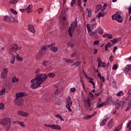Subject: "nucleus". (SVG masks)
Returning a JSON list of instances; mask_svg holds the SVG:
<instances>
[{
  "label": "nucleus",
  "instance_id": "a211bd4d",
  "mask_svg": "<svg viewBox=\"0 0 131 131\" xmlns=\"http://www.w3.org/2000/svg\"><path fill=\"white\" fill-rule=\"evenodd\" d=\"M51 128L52 129H58V130H61V127L59 125H56L55 124L52 125Z\"/></svg>",
  "mask_w": 131,
  "mask_h": 131
},
{
  "label": "nucleus",
  "instance_id": "de8ad7c7",
  "mask_svg": "<svg viewBox=\"0 0 131 131\" xmlns=\"http://www.w3.org/2000/svg\"><path fill=\"white\" fill-rule=\"evenodd\" d=\"M71 106H72V105H66V108H68V111L70 112H71L72 111V110L70 108V107H71Z\"/></svg>",
  "mask_w": 131,
  "mask_h": 131
},
{
  "label": "nucleus",
  "instance_id": "0eeeda50",
  "mask_svg": "<svg viewBox=\"0 0 131 131\" xmlns=\"http://www.w3.org/2000/svg\"><path fill=\"white\" fill-rule=\"evenodd\" d=\"M101 57H98L97 58V61L98 63V68H99V67H101H101H102V68H104V67H106V63H105V62H102V60H101L100 59Z\"/></svg>",
  "mask_w": 131,
  "mask_h": 131
},
{
  "label": "nucleus",
  "instance_id": "bb28decb",
  "mask_svg": "<svg viewBox=\"0 0 131 131\" xmlns=\"http://www.w3.org/2000/svg\"><path fill=\"white\" fill-rule=\"evenodd\" d=\"M109 119V118H106V119H104L100 123V126H104L105 125V124L106 122H107V121Z\"/></svg>",
  "mask_w": 131,
  "mask_h": 131
},
{
  "label": "nucleus",
  "instance_id": "7ed1b4c3",
  "mask_svg": "<svg viewBox=\"0 0 131 131\" xmlns=\"http://www.w3.org/2000/svg\"><path fill=\"white\" fill-rule=\"evenodd\" d=\"M86 28L88 33L90 36H93L94 39H98V38H99V35L97 34V31L93 32L92 29H91V25H90V24L86 25Z\"/></svg>",
  "mask_w": 131,
  "mask_h": 131
},
{
  "label": "nucleus",
  "instance_id": "e433bc0d",
  "mask_svg": "<svg viewBox=\"0 0 131 131\" xmlns=\"http://www.w3.org/2000/svg\"><path fill=\"white\" fill-rule=\"evenodd\" d=\"M106 102H108V103H114V101L112 99V97H108L106 99Z\"/></svg>",
  "mask_w": 131,
  "mask_h": 131
},
{
  "label": "nucleus",
  "instance_id": "6e6552de",
  "mask_svg": "<svg viewBox=\"0 0 131 131\" xmlns=\"http://www.w3.org/2000/svg\"><path fill=\"white\" fill-rule=\"evenodd\" d=\"M7 75H8V68H4L1 73V77L5 79L7 77Z\"/></svg>",
  "mask_w": 131,
  "mask_h": 131
},
{
  "label": "nucleus",
  "instance_id": "1a4fd4ad",
  "mask_svg": "<svg viewBox=\"0 0 131 131\" xmlns=\"http://www.w3.org/2000/svg\"><path fill=\"white\" fill-rule=\"evenodd\" d=\"M14 103L16 106H22L23 104V99L15 98L14 99Z\"/></svg>",
  "mask_w": 131,
  "mask_h": 131
},
{
  "label": "nucleus",
  "instance_id": "774afa93",
  "mask_svg": "<svg viewBox=\"0 0 131 131\" xmlns=\"http://www.w3.org/2000/svg\"><path fill=\"white\" fill-rule=\"evenodd\" d=\"M97 112H94V113L93 114L91 115L90 116H92V117H94V115H97Z\"/></svg>",
  "mask_w": 131,
  "mask_h": 131
},
{
  "label": "nucleus",
  "instance_id": "473e14b6",
  "mask_svg": "<svg viewBox=\"0 0 131 131\" xmlns=\"http://www.w3.org/2000/svg\"><path fill=\"white\" fill-rule=\"evenodd\" d=\"M122 125H123V124H120V125H119L115 128V130H116V131H119V130H120V129H121V128H122Z\"/></svg>",
  "mask_w": 131,
  "mask_h": 131
},
{
  "label": "nucleus",
  "instance_id": "6e6d98bb",
  "mask_svg": "<svg viewBox=\"0 0 131 131\" xmlns=\"http://www.w3.org/2000/svg\"><path fill=\"white\" fill-rule=\"evenodd\" d=\"M42 11H43V9H42V8H39V9L37 10V12H38V13H39V14H40V12H42Z\"/></svg>",
  "mask_w": 131,
  "mask_h": 131
},
{
  "label": "nucleus",
  "instance_id": "a19ab883",
  "mask_svg": "<svg viewBox=\"0 0 131 131\" xmlns=\"http://www.w3.org/2000/svg\"><path fill=\"white\" fill-rule=\"evenodd\" d=\"M62 60H65L66 62L67 63H73V60H71V59H67L66 58H63Z\"/></svg>",
  "mask_w": 131,
  "mask_h": 131
},
{
  "label": "nucleus",
  "instance_id": "e2e57ef3",
  "mask_svg": "<svg viewBox=\"0 0 131 131\" xmlns=\"http://www.w3.org/2000/svg\"><path fill=\"white\" fill-rule=\"evenodd\" d=\"M90 82V83H91L92 84H93V86L94 87V88H95V82H94V81H93V80H90V81H89Z\"/></svg>",
  "mask_w": 131,
  "mask_h": 131
},
{
  "label": "nucleus",
  "instance_id": "4be33fe9",
  "mask_svg": "<svg viewBox=\"0 0 131 131\" xmlns=\"http://www.w3.org/2000/svg\"><path fill=\"white\" fill-rule=\"evenodd\" d=\"M46 51H47V47L46 46H43L39 51L40 52L42 53V54H46Z\"/></svg>",
  "mask_w": 131,
  "mask_h": 131
},
{
  "label": "nucleus",
  "instance_id": "4c0bfd02",
  "mask_svg": "<svg viewBox=\"0 0 131 131\" xmlns=\"http://www.w3.org/2000/svg\"><path fill=\"white\" fill-rule=\"evenodd\" d=\"M19 2V0H13V1H10L9 3L10 4H11V5H15V4H17Z\"/></svg>",
  "mask_w": 131,
  "mask_h": 131
},
{
  "label": "nucleus",
  "instance_id": "a878e982",
  "mask_svg": "<svg viewBox=\"0 0 131 131\" xmlns=\"http://www.w3.org/2000/svg\"><path fill=\"white\" fill-rule=\"evenodd\" d=\"M50 51L54 52V53H57L58 52V48L56 47H53L50 48Z\"/></svg>",
  "mask_w": 131,
  "mask_h": 131
},
{
  "label": "nucleus",
  "instance_id": "13d9d810",
  "mask_svg": "<svg viewBox=\"0 0 131 131\" xmlns=\"http://www.w3.org/2000/svg\"><path fill=\"white\" fill-rule=\"evenodd\" d=\"M93 45L94 46H96V45H99V40L94 41Z\"/></svg>",
  "mask_w": 131,
  "mask_h": 131
},
{
  "label": "nucleus",
  "instance_id": "9d476101",
  "mask_svg": "<svg viewBox=\"0 0 131 131\" xmlns=\"http://www.w3.org/2000/svg\"><path fill=\"white\" fill-rule=\"evenodd\" d=\"M25 96H26V94L25 93L19 92L16 94L15 99H23L22 97H25Z\"/></svg>",
  "mask_w": 131,
  "mask_h": 131
},
{
  "label": "nucleus",
  "instance_id": "603ef678",
  "mask_svg": "<svg viewBox=\"0 0 131 131\" xmlns=\"http://www.w3.org/2000/svg\"><path fill=\"white\" fill-rule=\"evenodd\" d=\"M84 77H85V78L86 79H89L90 80H92L93 79V78H90V77H89V76H88V74L85 75Z\"/></svg>",
  "mask_w": 131,
  "mask_h": 131
},
{
  "label": "nucleus",
  "instance_id": "052dcab7",
  "mask_svg": "<svg viewBox=\"0 0 131 131\" xmlns=\"http://www.w3.org/2000/svg\"><path fill=\"white\" fill-rule=\"evenodd\" d=\"M106 45L107 46V47L108 48H110L111 47H112V46H113V45H112L110 42H108Z\"/></svg>",
  "mask_w": 131,
  "mask_h": 131
},
{
  "label": "nucleus",
  "instance_id": "f3484780",
  "mask_svg": "<svg viewBox=\"0 0 131 131\" xmlns=\"http://www.w3.org/2000/svg\"><path fill=\"white\" fill-rule=\"evenodd\" d=\"M66 105H72V101H71V98L70 96H68L66 99Z\"/></svg>",
  "mask_w": 131,
  "mask_h": 131
},
{
  "label": "nucleus",
  "instance_id": "412c9836",
  "mask_svg": "<svg viewBox=\"0 0 131 131\" xmlns=\"http://www.w3.org/2000/svg\"><path fill=\"white\" fill-rule=\"evenodd\" d=\"M102 37L104 38H108V39H111L112 38V35L110 34H105L104 35H102Z\"/></svg>",
  "mask_w": 131,
  "mask_h": 131
},
{
  "label": "nucleus",
  "instance_id": "c85d7f7f",
  "mask_svg": "<svg viewBox=\"0 0 131 131\" xmlns=\"http://www.w3.org/2000/svg\"><path fill=\"white\" fill-rule=\"evenodd\" d=\"M91 118H93V116L88 115L83 117V120H88V119H91Z\"/></svg>",
  "mask_w": 131,
  "mask_h": 131
},
{
  "label": "nucleus",
  "instance_id": "338daca9",
  "mask_svg": "<svg viewBox=\"0 0 131 131\" xmlns=\"http://www.w3.org/2000/svg\"><path fill=\"white\" fill-rule=\"evenodd\" d=\"M12 22H14V23H18V20L16 19H14L13 17V20H12Z\"/></svg>",
  "mask_w": 131,
  "mask_h": 131
},
{
  "label": "nucleus",
  "instance_id": "9b49d317",
  "mask_svg": "<svg viewBox=\"0 0 131 131\" xmlns=\"http://www.w3.org/2000/svg\"><path fill=\"white\" fill-rule=\"evenodd\" d=\"M10 50L11 52H16V51L18 50V45L16 43L12 44Z\"/></svg>",
  "mask_w": 131,
  "mask_h": 131
},
{
  "label": "nucleus",
  "instance_id": "72a5a7b5",
  "mask_svg": "<svg viewBox=\"0 0 131 131\" xmlns=\"http://www.w3.org/2000/svg\"><path fill=\"white\" fill-rule=\"evenodd\" d=\"M111 41L113 43V45H115V43L118 42V38H114L113 40H111Z\"/></svg>",
  "mask_w": 131,
  "mask_h": 131
},
{
  "label": "nucleus",
  "instance_id": "ddd939ff",
  "mask_svg": "<svg viewBox=\"0 0 131 131\" xmlns=\"http://www.w3.org/2000/svg\"><path fill=\"white\" fill-rule=\"evenodd\" d=\"M12 20H14V17L12 16H5L4 17V20L6 22H8L9 23H12Z\"/></svg>",
  "mask_w": 131,
  "mask_h": 131
},
{
  "label": "nucleus",
  "instance_id": "6ab92c4d",
  "mask_svg": "<svg viewBox=\"0 0 131 131\" xmlns=\"http://www.w3.org/2000/svg\"><path fill=\"white\" fill-rule=\"evenodd\" d=\"M42 55H43V53L40 52V51H39L38 53L37 54V55L36 57V60L38 61V60H39V59H40L42 57Z\"/></svg>",
  "mask_w": 131,
  "mask_h": 131
},
{
  "label": "nucleus",
  "instance_id": "b1692460",
  "mask_svg": "<svg viewBox=\"0 0 131 131\" xmlns=\"http://www.w3.org/2000/svg\"><path fill=\"white\" fill-rule=\"evenodd\" d=\"M55 74L54 73H50L47 76V78L49 77V78H53L54 76H55Z\"/></svg>",
  "mask_w": 131,
  "mask_h": 131
},
{
  "label": "nucleus",
  "instance_id": "dca6fc26",
  "mask_svg": "<svg viewBox=\"0 0 131 131\" xmlns=\"http://www.w3.org/2000/svg\"><path fill=\"white\" fill-rule=\"evenodd\" d=\"M125 70V73L126 74H127L128 72H129L131 70V64H127L126 66L124 69Z\"/></svg>",
  "mask_w": 131,
  "mask_h": 131
},
{
  "label": "nucleus",
  "instance_id": "7c9ffc66",
  "mask_svg": "<svg viewBox=\"0 0 131 131\" xmlns=\"http://www.w3.org/2000/svg\"><path fill=\"white\" fill-rule=\"evenodd\" d=\"M103 106H105V103L104 102H102L101 103H97L96 107L101 108V107H103Z\"/></svg>",
  "mask_w": 131,
  "mask_h": 131
},
{
  "label": "nucleus",
  "instance_id": "ea45409f",
  "mask_svg": "<svg viewBox=\"0 0 131 131\" xmlns=\"http://www.w3.org/2000/svg\"><path fill=\"white\" fill-rule=\"evenodd\" d=\"M6 94V89H3L2 91H0V96H3V95H5Z\"/></svg>",
  "mask_w": 131,
  "mask_h": 131
},
{
  "label": "nucleus",
  "instance_id": "aec40b11",
  "mask_svg": "<svg viewBox=\"0 0 131 131\" xmlns=\"http://www.w3.org/2000/svg\"><path fill=\"white\" fill-rule=\"evenodd\" d=\"M13 123H16V124H19L20 125V126H21V127H25V124H24V122L16 121L13 122Z\"/></svg>",
  "mask_w": 131,
  "mask_h": 131
},
{
  "label": "nucleus",
  "instance_id": "20e7f679",
  "mask_svg": "<svg viewBox=\"0 0 131 131\" xmlns=\"http://www.w3.org/2000/svg\"><path fill=\"white\" fill-rule=\"evenodd\" d=\"M121 12L118 11L115 14L112 16V20H115L117 22L119 23H122L123 22V17L120 15Z\"/></svg>",
  "mask_w": 131,
  "mask_h": 131
},
{
  "label": "nucleus",
  "instance_id": "4d7b16f0",
  "mask_svg": "<svg viewBox=\"0 0 131 131\" xmlns=\"http://www.w3.org/2000/svg\"><path fill=\"white\" fill-rule=\"evenodd\" d=\"M113 122V120L111 119V120L109 121V122L108 123L107 125H108V126L112 125Z\"/></svg>",
  "mask_w": 131,
  "mask_h": 131
},
{
  "label": "nucleus",
  "instance_id": "f257e3e1",
  "mask_svg": "<svg viewBox=\"0 0 131 131\" xmlns=\"http://www.w3.org/2000/svg\"><path fill=\"white\" fill-rule=\"evenodd\" d=\"M0 123L3 126L5 130H10L11 128V119L10 118L7 117L0 120Z\"/></svg>",
  "mask_w": 131,
  "mask_h": 131
},
{
  "label": "nucleus",
  "instance_id": "423d86ee",
  "mask_svg": "<svg viewBox=\"0 0 131 131\" xmlns=\"http://www.w3.org/2000/svg\"><path fill=\"white\" fill-rule=\"evenodd\" d=\"M36 78H38L41 81L47 80V74H39L35 76V77L30 81L31 83H34V81L36 82Z\"/></svg>",
  "mask_w": 131,
  "mask_h": 131
},
{
  "label": "nucleus",
  "instance_id": "680f3d73",
  "mask_svg": "<svg viewBox=\"0 0 131 131\" xmlns=\"http://www.w3.org/2000/svg\"><path fill=\"white\" fill-rule=\"evenodd\" d=\"M71 92H72L73 93H74V92H75V91H76V89L75 88H71L70 89Z\"/></svg>",
  "mask_w": 131,
  "mask_h": 131
},
{
  "label": "nucleus",
  "instance_id": "a18cd8bd",
  "mask_svg": "<svg viewBox=\"0 0 131 131\" xmlns=\"http://www.w3.org/2000/svg\"><path fill=\"white\" fill-rule=\"evenodd\" d=\"M10 11L11 12H12L13 14H14V15H17V14H18V13H17V11L16 10H15L13 8H11L10 9Z\"/></svg>",
  "mask_w": 131,
  "mask_h": 131
},
{
  "label": "nucleus",
  "instance_id": "5fc2aeb1",
  "mask_svg": "<svg viewBox=\"0 0 131 131\" xmlns=\"http://www.w3.org/2000/svg\"><path fill=\"white\" fill-rule=\"evenodd\" d=\"M114 59V57L113 56V55H111L110 57V62H112V61H113Z\"/></svg>",
  "mask_w": 131,
  "mask_h": 131
},
{
  "label": "nucleus",
  "instance_id": "58836bf2",
  "mask_svg": "<svg viewBox=\"0 0 131 131\" xmlns=\"http://www.w3.org/2000/svg\"><path fill=\"white\" fill-rule=\"evenodd\" d=\"M130 108H131V100L129 101L125 111H128V110H129Z\"/></svg>",
  "mask_w": 131,
  "mask_h": 131
},
{
  "label": "nucleus",
  "instance_id": "f03ea898",
  "mask_svg": "<svg viewBox=\"0 0 131 131\" xmlns=\"http://www.w3.org/2000/svg\"><path fill=\"white\" fill-rule=\"evenodd\" d=\"M77 27V19H75L74 21L71 24V26L68 30V33L71 37H72V34H73V31L76 29Z\"/></svg>",
  "mask_w": 131,
  "mask_h": 131
},
{
  "label": "nucleus",
  "instance_id": "5701e85b",
  "mask_svg": "<svg viewBox=\"0 0 131 131\" xmlns=\"http://www.w3.org/2000/svg\"><path fill=\"white\" fill-rule=\"evenodd\" d=\"M10 55L12 56L10 63L11 64H14V63H15V55H14L12 53H11Z\"/></svg>",
  "mask_w": 131,
  "mask_h": 131
},
{
  "label": "nucleus",
  "instance_id": "8fccbe9b",
  "mask_svg": "<svg viewBox=\"0 0 131 131\" xmlns=\"http://www.w3.org/2000/svg\"><path fill=\"white\" fill-rule=\"evenodd\" d=\"M98 18H101V17H104V15H102V12H99L97 15Z\"/></svg>",
  "mask_w": 131,
  "mask_h": 131
},
{
  "label": "nucleus",
  "instance_id": "f704fd0d",
  "mask_svg": "<svg viewBox=\"0 0 131 131\" xmlns=\"http://www.w3.org/2000/svg\"><path fill=\"white\" fill-rule=\"evenodd\" d=\"M81 64V61H76L73 65H75V67H77Z\"/></svg>",
  "mask_w": 131,
  "mask_h": 131
},
{
  "label": "nucleus",
  "instance_id": "3c124183",
  "mask_svg": "<svg viewBox=\"0 0 131 131\" xmlns=\"http://www.w3.org/2000/svg\"><path fill=\"white\" fill-rule=\"evenodd\" d=\"M76 2V0H72V2H71V7H73Z\"/></svg>",
  "mask_w": 131,
  "mask_h": 131
},
{
  "label": "nucleus",
  "instance_id": "2eb2a0df",
  "mask_svg": "<svg viewBox=\"0 0 131 131\" xmlns=\"http://www.w3.org/2000/svg\"><path fill=\"white\" fill-rule=\"evenodd\" d=\"M32 5L30 4L26 8V11L27 14H30V13L32 12Z\"/></svg>",
  "mask_w": 131,
  "mask_h": 131
},
{
  "label": "nucleus",
  "instance_id": "f8f14e48",
  "mask_svg": "<svg viewBox=\"0 0 131 131\" xmlns=\"http://www.w3.org/2000/svg\"><path fill=\"white\" fill-rule=\"evenodd\" d=\"M28 30L31 32V33H33L34 34L35 33V29H34V26L32 25H29L28 26Z\"/></svg>",
  "mask_w": 131,
  "mask_h": 131
},
{
  "label": "nucleus",
  "instance_id": "bf43d9fd",
  "mask_svg": "<svg viewBox=\"0 0 131 131\" xmlns=\"http://www.w3.org/2000/svg\"><path fill=\"white\" fill-rule=\"evenodd\" d=\"M117 50V46H115L114 47V49L113 50V53H115V52H116Z\"/></svg>",
  "mask_w": 131,
  "mask_h": 131
},
{
  "label": "nucleus",
  "instance_id": "49530a36",
  "mask_svg": "<svg viewBox=\"0 0 131 131\" xmlns=\"http://www.w3.org/2000/svg\"><path fill=\"white\" fill-rule=\"evenodd\" d=\"M5 109V105L4 103H0V110Z\"/></svg>",
  "mask_w": 131,
  "mask_h": 131
},
{
  "label": "nucleus",
  "instance_id": "09e8293b",
  "mask_svg": "<svg viewBox=\"0 0 131 131\" xmlns=\"http://www.w3.org/2000/svg\"><path fill=\"white\" fill-rule=\"evenodd\" d=\"M118 66H117V64H114L112 68L113 70H116L117 69Z\"/></svg>",
  "mask_w": 131,
  "mask_h": 131
},
{
  "label": "nucleus",
  "instance_id": "c03bdc74",
  "mask_svg": "<svg viewBox=\"0 0 131 131\" xmlns=\"http://www.w3.org/2000/svg\"><path fill=\"white\" fill-rule=\"evenodd\" d=\"M117 97H120V96H123V92L122 91L119 92L116 94Z\"/></svg>",
  "mask_w": 131,
  "mask_h": 131
},
{
  "label": "nucleus",
  "instance_id": "cd10ccee",
  "mask_svg": "<svg viewBox=\"0 0 131 131\" xmlns=\"http://www.w3.org/2000/svg\"><path fill=\"white\" fill-rule=\"evenodd\" d=\"M86 10L88 11V17H91L92 16V9L91 8H87Z\"/></svg>",
  "mask_w": 131,
  "mask_h": 131
},
{
  "label": "nucleus",
  "instance_id": "37998d69",
  "mask_svg": "<svg viewBox=\"0 0 131 131\" xmlns=\"http://www.w3.org/2000/svg\"><path fill=\"white\" fill-rule=\"evenodd\" d=\"M125 102H124V101L122 100L120 103L119 104V107H123L124 105H125Z\"/></svg>",
  "mask_w": 131,
  "mask_h": 131
},
{
  "label": "nucleus",
  "instance_id": "69168bd1",
  "mask_svg": "<svg viewBox=\"0 0 131 131\" xmlns=\"http://www.w3.org/2000/svg\"><path fill=\"white\" fill-rule=\"evenodd\" d=\"M39 72H40V70L37 69L35 71V74H37L39 73Z\"/></svg>",
  "mask_w": 131,
  "mask_h": 131
},
{
  "label": "nucleus",
  "instance_id": "4468645a",
  "mask_svg": "<svg viewBox=\"0 0 131 131\" xmlns=\"http://www.w3.org/2000/svg\"><path fill=\"white\" fill-rule=\"evenodd\" d=\"M18 115H19L20 116H24V117H28V113H25L23 111H18L17 112Z\"/></svg>",
  "mask_w": 131,
  "mask_h": 131
},
{
  "label": "nucleus",
  "instance_id": "864d4df0",
  "mask_svg": "<svg viewBox=\"0 0 131 131\" xmlns=\"http://www.w3.org/2000/svg\"><path fill=\"white\" fill-rule=\"evenodd\" d=\"M43 66H47V65H49V61H45L43 62Z\"/></svg>",
  "mask_w": 131,
  "mask_h": 131
},
{
  "label": "nucleus",
  "instance_id": "79ce46f5",
  "mask_svg": "<svg viewBox=\"0 0 131 131\" xmlns=\"http://www.w3.org/2000/svg\"><path fill=\"white\" fill-rule=\"evenodd\" d=\"M88 105L89 108H91V100H90V98L88 97L87 100L86 101Z\"/></svg>",
  "mask_w": 131,
  "mask_h": 131
},
{
  "label": "nucleus",
  "instance_id": "39448f33",
  "mask_svg": "<svg viewBox=\"0 0 131 131\" xmlns=\"http://www.w3.org/2000/svg\"><path fill=\"white\" fill-rule=\"evenodd\" d=\"M36 82L33 83L31 84V88L33 90H35V89H37V88L40 86L45 81H46L47 80H40L38 78H36Z\"/></svg>",
  "mask_w": 131,
  "mask_h": 131
},
{
  "label": "nucleus",
  "instance_id": "c9c22d12",
  "mask_svg": "<svg viewBox=\"0 0 131 131\" xmlns=\"http://www.w3.org/2000/svg\"><path fill=\"white\" fill-rule=\"evenodd\" d=\"M98 31L99 34H100V35L103 34V33L104 32V31L103 30V29H102V28H101V27H100L98 29Z\"/></svg>",
  "mask_w": 131,
  "mask_h": 131
},
{
  "label": "nucleus",
  "instance_id": "393cba45",
  "mask_svg": "<svg viewBox=\"0 0 131 131\" xmlns=\"http://www.w3.org/2000/svg\"><path fill=\"white\" fill-rule=\"evenodd\" d=\"M19 81V78H17V77L14 76L12 78V82L13 83H15V82H18Z\"/></svg>",
  "mask_w": 131,
  "mask_h": 131
},
{
  "label": "nucleus",
  "instance_id": "2f4dec72",
  "mask_svg": "<svg viewBox=\"0 0 131 131\" xmlns=\"http://www.w3.org/2000/svg\"><path fill=\"white\" fill-rule=\"evenodd\" d=\"M16 60H17V61H19V62H21V61H23V58L19 56V55L16 56Z\"/></svg>",
  "mask_w": 131,
  "mask_h": 131
},
{
  "label": "nucleus",
  "instance_id": "c756f323",
  "mask_svg": "<svg viewBox=\"0 0 131 131\" xmlns=\"http://www.w3.org/2000/svg\"><path fill=\"white\" fill-rule=\"evenodd\" d=\"M55 117H56L57 118H58L60 119V121H64V120L63 118H62V117L61 116V115H59V114H56L55 115Z\"/></svg>",
  "mask_w": 131,
  "mask_h": 131
},
{
  "label": "nucleus",
  "instance_id": "0e129e2a",
  "mask_svg": "<svg viewBox=\"0 0 131 131\" xmlns=\"http://www.w3.org/2000/svg\"><path fill=\"white\" fill-rule=\"evenodd\" d=\"M130 124H131V121H129L127 124V127H130Z\"/></svg>",
  "mask_w": 131,
  "mask_h": 131
}]
</instances>
